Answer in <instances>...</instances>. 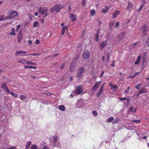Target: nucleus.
<instances>
[{"label":"nucleus","mask_w":149,"mask_h":149,"mask_svg":"<svg viewBox=\"0 0 149 149\" xmlns=\"http://www.w3.org/2000/svg\"><path fill=\"white\" fill-rule=\"evenodd\" d=\"M18 15L19 13L15 11H9L7 14L8 18L10 19L14 17H16L18 16Z\"/></svg>","instance_id":"1"},{"label":"nucleus","mask_w":149,"mask_h":149,"mask_svg":"<svg viewBox=\"0 0 149 149\" xmlns=\"http://www.w3.org/2000/svg\"><path fill=\"white\" fill-rule=\"evenodd\" d=\"M84 88L81 86H78L74 92V95H77L81 94L83 92Z\"/></svg>","instance_id":"2"},{"label":"nucleus","mask_w":149,"mask_h":149,"mask_svg":"<svg viewBox=\"0 0 149 149\" xmlns=\"http://www.w3.org/2000/svg\"><path fill=\"white\" fill-rule=\"evenodd\" d=\"M63 7V6H61L60 4H58L56 5L53 7L52 8L50 9V10L52 13L54 12L55 11L57 12H58Z\"/></svg>","instance_id":"3"},{"label":"nucleus","mask_w":149,"mask_h":149,"mask_svg":"<svg viewBox=\"0 0 149 149\" xmlns=\"http://www.w3.org/2000/svg\"><path fill=\"white\" fill-rule=\"evenodd\" d=\"M101 83V81H97L94 84L93 86L92 89V91L93 92H95L97 90Z\"/></svg>","instance_id":"4"},{"label":"nucleus","mask_w":149,"mask_h":149,"mask_svg":"<svg viewBox=\"0 0 149 149\" xmlns=\"http://www.w3.org/2000/svg\"><path fill=\"white\" fill-rule=\"evenodd\" d=\"M84 71V69L83 68H80L77 72V76L80 78L81 77Z\"/></svg>","instance_id":"5"},{"label":"nucleus","mask_w":149,"mask_h":149,"mask_svg":"<svg viewBox=\"0 0 149 149\" xmlns=\"http://www.w3.org/2000/svg\"><path fill=\"white\" fill-rule=\"evenodd\" d=\"M48 11V9L45 8H40L38 10L39 13L42 15L47 13Z\"/></svg>","instance_id":"6"},{"label":"nucleus","mask_w":149,"mask_h":149,"mask_svg":"<svg viewBox=\"0 0 149 149\" xmlns=\"http://www.w3.org/2000/svg\"><path fill=\"white\" fill-rule=\"evenodd\" d=\"M23 34L22 33V31L20 30L19 31V34L18 36V42L19 43L21 42V40L23 39Z\"/></svg>","instance_id":"7"},{"label":"nucleus","mask_w":149,"mask_h":149,"mask_svg":"<svg viewBox=\"0 0 149 149\" xmlns=\"http://www.w3.org/2000/svg\"><path fill=\"white\" fill-rule=\"evenodd\" d=\"M1 88L3 90L5 91L8 94H10V91L6 84L3 83L1 86Z\"/></svg>","instance_id":"8"},{"label":"nucleus","mask_w":149,"mask_h":149,"mask_svg":"<svg viewBox=\"0 0 149 149\" xmlns=\"http://www.w3.org/2000/svg\"><path fill=\"white\" fill-rule=\"evenodd\" d=\"M90 56V52L88 51H86L84 52L83 54V57L85 59L88 58Z\"/></svg>","instance_id":"9"},{"label":"nucleus","mask_w":149,"mask_h":149,"mask_svg":"<svg viewBox=\"0 0 149 149\" xmlns=\"http://www.w3.org/2000/svg\"><path fill=\"white\" fill-rule=\"evenodd\" d=\"M26 53V52L24 51H17L15 53V54L17 55L18 54H20V55L22 56H25L24 54Z\"/></svg>","instance_id":"10"},{"label":"nucleus","mask_w":149,"mask_h":149,"mask_svg":"<svg viewBox=\"0 0 149 149\" xmlns=\"http://www.w3.org/2000/svg\"><path fill=\"white\" fill-rule=\"evenodd\" d=\"M107 44V41L105 40L102 42L100 44V46L101 47V49L102 50L104 47L106 46Z\"/></svg>","instance_id":"11"},{"label":"nucleus","mask_w":149,"mask_h":149,"mask_svg":"<svg viewBox=\"0 0 149 149\" xmlns=\"http://www.w3.org/2000/svg\"><path fill=\"white\" fill-rule=\"evenodd\" d=\"M58 139V137L56 136H54L53 137V139L51 141V143H52V144L53 146H55V144L57 142Z\"/></svg>","instance_id":"12"},{"label":"nucleus","mask_w":149,"mask_h":149,"mask_svg":"<svg viewBox=\"0 0 149 149\" xmlns=\"http://www.w3.org/2000/svg\"><path fill=\"white\" fill-rule=\"evenodd\" d=\"M125 36V33L124 32H123L120 34L118 36V38L119 40H120L124 38Z\"/></svg>","instance_id":"13"},{"label":"nucleus","mask_w":149,"mask_h":149,"mask_svg":"<svg viewBox=\"0 0 149 149\" xmlns=\"http://www.w3.org/2000/svg\"><path fill=\"white\" fill-rule=\"evenodd\" d=\"M70 17L72 20V22L75 21L77 20V16L72 14H70Z\"/></svg>","instance_id":"14"},{"label":"nucleus","mask_w":149,"mask_h":149,"mask_svg":"<svg viewBox=\"0 0 149 149\" xmlns=\"http://www.w3.org/2000/svg\"><path fill=\"white\" fill-rule=\"evenodd\" d=\"M120 12H121L120 10H116L115 13L113 14L112 17L114 18H116L120 13Z\"/></svg>","instance_id":"15"},{"label":"nucleus","mask_w":149,"mask_h":149,"mask_svg":"<svg viewBox=\"0 0 149 149\" xmlns=\"http://www.w3.org/2000/svg\"><path fill=\"white\" fill-rule=\"evenodd\" d=\"M26 60L25 59H18L17 62L18 63H22L23 64H26Z\"/></svg>","instance_id":"16"},{"label":"nucleus","mask_w":149,"mask_h":149,"mask_svg":"<svg viewBox=\"0 0 149 149\" xmlns=\"http://www.w3.org/2000/svg\"><path fill=\"white\" fill-rule=\"evenodd\" d=\"M58 109L61 111H64L65 110V108L63 105H59L58 107Z\"/></svg>","instance_id":"17"},{"label":"nucleus","mask_w":149,"mask_h":149,"mask_svg":"<svg viewBox=\"0 0 149 149\" xmlns=\"http://www.w3.org/2000/svg\"><path fill=\"white\" fill-rule=\"evenodd\" d=\"M132 4L130 2H128V5L127 7V9L128 10H130L132 7Z\"/></svg>","instance_id":"18"},{"label":"nucleus","mask_w":149,"mask_h":149,"mask_svg":"<svg viewBox=\"0 0 149 149\" xmlns=\"http://www.w3.org/2000/svg\"><path fill=\"white\" fill-rule=\"evenodd\" d=\"M142 29L143 30V33L144 35H145L146 34V32L147 30V27L146 25H144Z\"/></svg>","instance_id":"19"},{"label":"nucleus","mask_w":149,"mask_h":149,"mask_svg":"<svg viewBox=\"0 0 149 149\" xmlns=\"http://www.w3.org/2000/svg\"><path fill=\"white\" fill-rule=\"evenodd\" d=\"M42 54L41 53L37 54H27L26 55V56H29L30 55H32L33 56H39Z\"/></svg>","instance_id":"20"},{"label":"nucleus","mask_w":149,"mask_h":149,"mask_svg":"<svg viewBox=\"0 0 149 149\" xmlns=\"http://www.w3.org/2000/svg\"><path fill=\"white\" fill-rule=\"evenodd\" d=\"M103 91V89L100 88V89L98 91L97 94V96L99 97L100 95L102 93Z\"/></svg>","instance_id":"21"},{"label":"nucleus","mask_w":149,"mask_h":149,"mask_svg":"<svg viewBox=\"0 0 149 149\" xmlns=\"http://www.w3.org/2000/svg\"><path fill=\"white\" fill-rule=\"evenodd\" d=\"M140 59H141V56H138V57L137 58L134 64L135 65H138V64H139V63H140Z\"/></svg>","instance_id":"22"},{"label":"nucleus","mask_w":149,"mask_h":149,"mask_svg":"<svg viewBox=\"0 0 149 149\" xmlns=\"http://www.w3.org/2000/svg\"><path fill=\"white\" fill-rule=\"evenodd\" d=\"M75 63L73 65L71 64L70 68V70L71 71H74V68L75 67Z\"/></svg>","instance_id":"23"},{"label":"nucleus","mask_w":149,"mask_h":149,"mask_svg":"<svg viewBox=\"0 0 149 149\" xmlns=\"http://www.w3.org/2000/svg\"><path fill=\"white\" fill-rule=\"evenodd\" d=\"M96 11L94 9H92L90 11V14L91 16H93L95 14Z\"/></svg>","instance_id":"24"},{"label":"nucleus","mask_w":149,"mask_h":149,"mask_svg":"<svg viewBox=\"0 0 149 149\" xmlns=\"http://www.w3.org/2000/svg\"><path fill=\"white\" fill-rule=\"evenodd\" d=\"M15 28H13L12 29L11 32L10 33V35L15 36L16 35L15 33Z\"/></svg>","instance_id":"25"},{"label":"nucleus","mask_w":149,"mask_h":149,"mask_svg":"<svg viewBox=\"0 0 149 149\" xmlns=\"http://www.w3.org/2000/svg\"><path fill=\"white\" fill-rule=\"evenodd\" d=\"M8 19V16L6 17L3 15L0 16V21L5 20Z\"/></svg>","instance_id":"26"},{"label":"nucleus","mask_w":149,"mask_h":149,"mask_svg":"<svg viewBox=\"0 0 149 149\" xmlns=\"http://www.w3.org/2000/svg\"><path fill=\"white\" fill-rule=\"evenodd\" d=\"M113 119L114 118L113 117H110L109 118L106 120V122L108 123H110L113 120Z\"/></svg>","instance_id":"27"},{"label":"nucleus","mask_w":149,"mask_h":149,"mask_svg":"<svg viewBox=\"0 0 149 149\" xmlns=\"http://www.w3.org/2000/svg\"><path fill=\"white\" fill-rule=\"evenodd\" d=\"M109 84L110 86L112 88L114 89H116L118 87V86L116 85H113L110 82L109 83Z\"/></svg>","instance_id":"28"},{"label":"nucleus","mask_w":149,"mask_h":149,"mask_svg":"<svg viewBox=\"0 0 149 149\" xmlns=\"http://www.w3.org/2000/svg\"><path fill=\"white\" fill-rule=\"evenodd\" d=\"M31 142L30 141H29L27 142V143L26 145V148H29V147L31 145Z\"/></svg>","instance_id":"29"},{"label":"nucleus","mask_w":149,"mask_h":149,"mask_svg":"<svg viewBox=\"0 0 149 149\" xmlns=\"http://www.w3.org/2000/svg\"><path fill=\"white\" fill-rule=\"evenodd\" d=\"M67 28H68V26H66L65 27H64L63 28L62 30V32L61 33L62 34H63L65 32V31L66 30H67Z\"/></svg>","instance_id":"30"},{"label":"nucleus","mask_w":149,"mask_h":149,"mask_svg":"<svg viewBox=\"0 0 149 149\" xmlns=\"http://www.w3.org/2000/svg\"><path fill=\"white\" fill-rule=\"evenodd\" d=\"M21 99L23 101H25L26 99V97L23 95H21L20 96Z\"/></svg>","instance_id":"31"},{"label":"nucleus","mask_w":149,"mask_h":149,"mask_svg":"<svg viewBox=\"0 0 149 149\" xmlns=\"http://www.w3.org/2000/svg\"><path fill=\"white\" fill-rule=\"evenodd\" d=\"M130 121L133 123H140V120H131Z\"/></svg>","instance_id":"32"},{"label":"nucleus","mask_w":149,"mask_h":149,"mask_svg":"<svg viewBox=\"0 0 149 149\" xmlns=\"http://www.w3.org/2000/svg\"><path fill=\"white\" fill-rule=\"evenodd\" d=\"M119 99L120 100V101L122 100L123 101V102H124V101L126 100H127V102L129 103V100L128 99H127L125 97H123V98H119Z\"/></svg>","instance_id":"33"},{"label":"nucleus","mask_w":149,"mask_h":149,"mask_svg":"<svg viewBox=\"0 0 149 149\" xmlns=\"http://www.w3.org/2000/svg\"><path fill=\"white\" fill-rule=\"evenodd\" d=\"M146 91V89L145 88H143L139 91V92L140 93V94H141L143 93H145Z\"/></svg>","instance_id":"34"},{"label":"nucleus","mask_w":149,"mask_h":149,"mask_svg":"<svg viewBox=\"0 0 149 149\" xmlns=\"http://www.w3.org/2000/svg\"><path fill=\"white\" fill-rule=\"evenodd\" d=\"M10 93L15 97H17V94L16 93H14L12 91L11 92H10Z\"/></svg>","instance_id":"35"},{"label":"nucleus","mask_w":149,"mask_h":149,"mask_svg":"<svg viewBox=\"0 0 149 149\" xmlns=\"http://www.w3.org/2000/svg\"><path fill=\"white\" fill-rule=\"evenodd\" d=\"M142 85V84L141 83L138 84L136 86V88L137 89H139L140 88V87Z\"/></svg>","instance_id":"36"},{"label":"nucleus","mask_w":149,"mask_h":149,"mask_svg":"<svg viewBox=\"0 0 149 149\" xmlns=\"http://www.w3.org/2000/svg\"><path fill=\"white\" fill-rule=\"evenodd\" d=\"M114 23L113 22H111L109 23V27L110 29H111Z\"/></svg>","instance_id":"37"},{"label":"nucleus","mask_w":149,"mask_h":149,"mask_svg":"<svg viewBox=\"0 0 149 149\" xmlns=\"http://www.w3.org/2000/svg\"><path fill=\"white\" fill-rule=\"evenodd\" d=\"M38 22L37 21H35L33 24V26L34 27H36L38 26Z\"/></svg>","instance_id":"38"},{"label":"nucleus","mask_w":149,"mask_h":149,"mask_svg":"<svg viewBox=\"0 0 149 149\" xmlns=\"http://www.w3.org/2000/svg\"><path fill=\"white\" fill-rule=\"evenodd\" d=\"M24 68H29V69L31 68V65L29 66L26 65H24Z\"/></svg>","instance_id":"39"},{"label":"nucleus","mask_w":149,"mask_h":149,"mask_svg":"<svg viewBox=\"0 0 149 149\" xmlns=\"http://www.w3.org/2000/svg\"><path fill=\"white\" fill-rule=\"evenodd\" d=\"M136 109H134L133 107H130V111L132 112H134L135 113Z\"/></svg>","instance_id":"40"},{"label":"nucleus","mask_w":149,"mask_h":149,"mask_svg":"<svg viewBox=\"0 0 149 149\" xmlns=\"http://www.w3.org/2000/svg\"><path fill=\"white\" fill-rule=\"evenodd\" d=\"M92 113H93V116H97V113L96 111H93Z\"/></svg>","instance_id":"41"},{"label":"nucleus","mask_w":149,"mask_h":149,"mask_svg":"<svg viewBox=\"0 0 149 149\" xmlns=\"http://www.w3.org/2000/svg\"><path fill=\"white\" fill-rule=\"evenodd\" d=\"M108 9H103L102 10V12L103 13H107V11H108Z\"/></svg>","instance_id":"42"},{"label":"nucleus","mask_w":149,"mask_h":149,"mask_svg":"<svg viewBox=\"0 0 149 149\" xmlns=\"http://www.w3.org/2000/svg\"><path fill=\"white\" fill-rule=\"evenodd\" d=\"M37 148L36 145H32L31 148V149H37Z\"/></svg>","instance_id":"43"},{"label":"nucleus","mask_w":149,"mask_h":149,"mask_svg":"<svg viewBox=\"0 0 149 149\" xmlns=\"http://www.w3.org/2000/svg\"><path fill=\"white\" fill-rule=\"evenodd\" d=\"M58 56V54H56L54 55H52L50 56V57L52 58Z\"/></svg>","instance_id":"44"},{"label":"nucleus","mask_w":149,"mask_h":149,"mask_svg":"<svg viewBox=\"0 0 149 149\" xmlns=\"http://www.w3.org/2000/svg\"><path fill=\"white\" fill-rule=\"evenodd\" d=\"M99 35H97L95 36V40H96V41L97 42H98V36Z\"/></svg>","instance_id":"45"},{"label":"nucleus","mask_w":149,"mask_h":149,"mask_svg":"<svg viewBox=\"0 0 149 149\" xmlns=\"http://www.w3.org/2000/svg\"><path fill=\"white\" fill-rule=\"evenodd\" d=\"M86 0H83L81 2L82 4L83 5L85 6L86 5Z\"/></svg>","instance_id":"46"},{"label":"nucleus","mask_w":149,"mask_h":149,"mask_svg":"<svg viewBox=\"0 0 149 149\" xmlns=\"http://www.w3.org/2000/svg\"><path fill=\"white\" fill-rule=\"evenodd\" d=\"M31 61L26 60V64L31 65Z\"/></svg>","instance_id":"47"},{"label":"nucleus","mask_w":149,"mask_h":149,"mask_svg":"<svg viewBox=\"0 0 149 149\" xmlns=\"http://www.w3.org/2000/svg\"><path fill=\"white\" fill-rule=\"evenodd\" d=\"M64 66V65L63 64V63L61 64V66L60 67V69L61 70L63 69V68Z\"/></svg>","instance_id":"48"},{"label":"nucleus","mask_w":149,"mask_h":149,"mask_svg":"<svg viewBox=\"0 0 149 149\" xmlns=\"http://www.w3.org/2000/svg\"><path fill=\"white\" fill-rule=\"evenodd\" d=\"M118 121V119H116L114 120L113 121L112 123L113 124H115Z\"/></svg>","instance_id":"49"},{"label":"nucleus","mask_w":149,"mask_h":149,"mask_svg":"<svg viewBox=\"0 0 149 149\" xmlns=\"http://www.w3.org/2000/svg\"><path fill=\"white\" fill-rule=\"evenodd\" d=\"M7 149H16V148L15 146H12L10 148H8Z\"/></svg>","instance_id":"50"},{"label":"nucleus","mask_w":149,"mask_h":149,"mask_svg":"<svg viewBox=\"0 0 149 149\" xmlns=\"http://www.w3.org/2000/svg\"><path fill=\"white\" fill-rule=\"evenodd\" d=\"M119 22H117L116 23L115 26V27L116 28H117L119 26Z\"/></svg>","instance_id":"51"},{"label":"nucleus","mask_w":149,"mask_h":149,"mask_svg":"<svg viewBox=\"0 0 149 149\" xmlns=\"http://www.w3.org/2000/svg\"><path fill=\"white\" fill-rule=\"evenodd\" d=\"M20 25H18L17 26V27H16V30L17 31L18 29L20 28Z\"/></svg>","instance_id":"52"},{"label":"nucleus","mask_w":149,"mask_h":149,"mask_svg":"<svg viewBox=\"0 0 149 149\" xmlns=\"http://www.w3.org/2000/svg\"><path fill=\"white\" fill-rule=\"evenodd\" d=\"M31 77L33 79H39V78H40L39 77H36L34 76H31Z\"/></svg>","instance_id":"53"},{"label":"nucleus","mask_w":149,"mask_h":149,"mask_svg":"<svg viewBox=\"0 0 149 149\" xmlns=\"http://www.w3.org/2000/svg\"><path fill=\"white\" fill-rule=\"evenodd\" d=\"M40 43V41L38 40H36L35 41V43L36 44H38Z\"/></svg>","instance_id":"54"},{"label":"nucleus","mask_w":149,"mask_h":149,"mask_svg":"<svg viewBox=\"0 0 149 149\" xmlns=\"http://www.w3.org/2000/svg\"><path fill=\"white\" fill-rule=\"evenodd\" d=\"M110 56V53H108L107 54V59H108V60H109V59Z\"/></svg>","instance_id":"55"},{"label":"nucleus","mask_w":149,"mask_h":149,"mask_svg":"<svg viewBox=\"0 0 149 149\" xmlns=\"http://www.w3.org/2000/svg\"><path fill=\"white\" fill-rule=\"evenodd\" d=\"M143 5H141V7L138 10L139 11L141 10L143 7Z\"/></svg>","instance_id":"56"},{"label":"nucleus","mask_w":149,"mask_h":149,"mask_svg":"<svg viewBox=\"0 0 149 149\" xmlns=\"http://www.w3.org/2000/svg\"><path fill=\"white\" fill-rule=\"evenodd\" d=\"M145 3V1H142L141 2V5H143V6H144V3Z\"/></svg>","instance_id":"57"},{"label":"nucleus","mask_w":149,"mask_h":149,"mask_svg":"<svg viewBox=\"0 0 149 149\" xmlns=\"http://www.w3.org/2000/svg\"><path fill=\"white\" fill-rule=\"evenodd\" d=\"M139 72H136L135 73V74H134V75H133V77H135V76H136V75H137V74H139Z\"/></svg>","instance_id":"58"},{"label":"nucleus","mask_w":149,"mask_h":149,"mask_svg":"<svg viewBox=\"0 0 149 149\" xmlns=\"http://www.w3.org/2000/svg\"><path fill=\"white\" fill-rule=\"evenodd\" d=\"M105 84V83H104L101 86V88H101L102 89H103V87H104V85Z\"/></svg>","instance_id":"59"},{"label":"nucleus","mask_w":149,"mask_h":149,"mask_svg":"<svg viewBox=\"0 0 149 149\" xmlns=\"http://www.w3.org/2000/svg\"><path fill=\"white\" fill-rule=\"evenodd\" d=\"M104 73V72L103 71H102V73L100 74V77H102L103 75V74Z\"/></svg>","instance_id":"60"},{"label":"nucleus","mask_w":149,"mask_h":149,"mask_svg":"<svg viewBox=\"0 0 149 149\" xmlns=\"http://www.w3.org/2000/svg\"><path fill=\"white\" fill-rule=\"evenodd\" d=\"M31 65H36V63H35L34 62L31 61Z\"/></svg>","instance_id":"61"},{"label":"nucleus","mask_w":149,"mask_h":149,"mask_svg":"<svg viewBox=\"0 0 149 149\" xmlns=\"http://www.w3.org/2000/svg\"><path fill=\"white\" fill-rule=\"evenodd\" d=\"M129 90H127V89L125 91V93H127L129 92Z\"/></svg>","instance_id":"62"},{"label":"nucleus","mask_w":149,"mask_h":149,"mask_svg":"<svg viewBox=\"0 0 149 149\" xmlns=\"http://www.w3.org/2000/svg\"><path fill=\"white\" fill-rule=\"evenodd\" d=\"M42 149H49V148L45 146L43 147Z\"/></svg>","instance_id":"63"},{"label":"nucleus","mask_w":149,"mask_h":149,"mask_svg":"<svg viewBox=\"0 0 149 149\" xmlns=\"http://www.w3.org/2000/svg\"><path fill=\"white\" fill-rule=\"evenodd\" d=\"M149 42V37L148 38L146 42V43H148Z\"/></svg>","instance_id":"64"}]
</instances>
